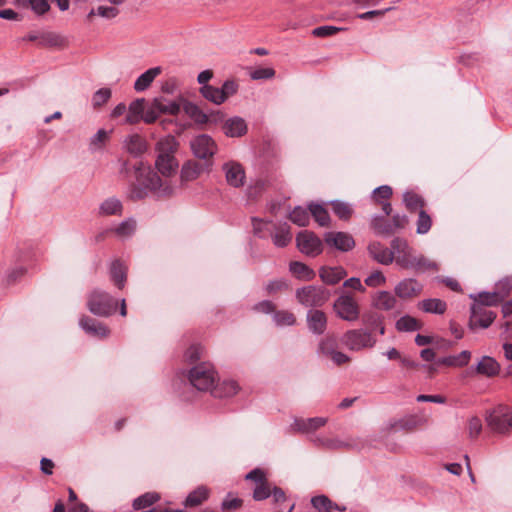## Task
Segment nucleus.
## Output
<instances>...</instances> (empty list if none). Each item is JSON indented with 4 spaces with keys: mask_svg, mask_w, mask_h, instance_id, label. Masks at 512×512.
Listing matches in <instances>:
<instances>
[{
    "mask_svg": "<svg viewBox=\"0 0 512 512\" xmlns=\"http://www.w3.org/2000/svg\"><path fill=\"white\" fill-rule=\"evenodd\" d=\"M135 182L131 185L129 196L140 200L153 193L157 197H170L175 193V186L171 181L162 180L150 165L139 162L135 166Z\"/></svg>",
    "mask_w": 512,
    "mask_h": 512,
    "instance_id": "1",
    "label": "nucleus"
},
{
    "mask_svg": "<svg viewBox=\"0 0 512 512\" xmlns=\"http://www.w3.org/2000/svg\"><path fill=\"white\" fill-rule=\"evenodd\" d=\"M391 248L393 249V261L403 269H412L417 272L438 270L436 262L422 254H417L405 239H393Z\"/></svg>",
    "mask_w": 512,
    "mask_h": 512,
    "instance_id": "2",
    "label": "nucleus"
},
{
    "mask_svg": "<svg viewBox=\"0 0 512 512\" xmlns=\"http://www.w3.org/2000/svg\"><path fill=\"white\" fill-rule=\"evenodd\" d=\"M486 422L492 431L512 435V408L498 405L486 415Z\"/></svg>",
    "mask_w": 512,
    "mask_h": 512,
    "instance_id": "3",
    "label": "nucleus"
},
{
    "mask_svg": "<svg viewBox=\"0 0 512 512\" xmlns=\"http://www.w3.org/2000/svg\"><path fill=\"white\" fill-rule=\"evenodd\" d=\"M87 307L92 314L107 317L115 312L116 301L104 291L93 290L88 297Z\"/></svg>",
    "mask_w": 512,
    "mask_h": 512,
    "instance_id": "4",
    "label": "nucleus"
},
{
    "mask_svg": "<svg viewBox=\"0 0 512 512\" xmlns=\"http://www.w3.org/2000/svg\"><path fill=\"white\" fill-rule=\"evenodd\" d=\"M296 298L305 307H321L329 300L330 292L322 286L309 285L298 289Z\"/></svg>",
    "mask_w": 512,
    "mask_h": 512,
    "instance_id": "5",
    "label": "nucleus"
},
{
    "mask_svg": "<svg viewBox=\"0 0 512 512\" xmlns=\"http://www.w3.org/2000/svg\"><path fill=\"white\" fill-rule=\"evenodd\" d=\"M376 338L364 329H353L343 334L342 344L351 351H361L375 346Z\"/></svg>",
    "mask_w": 512,
    "mask_h": 512,
    "instance_id": "6",
    "label": "nucleus"
},
{
    "mask_svg": "<svg viewBox=\"0 0 512 512\" xmlns=\"http://www.w3.org/2000/svg\"><path fill=\"white\" fill-rule=\"evenodd\" d=\"M189 381L199 391H208L214 387L216 374L209 363H201L189 371Z\"/></svg>",
    "mask_w": 512,
    "mask_h": 512,
    "instance_id": "7",
    "label": "nucleus"
},
{
    "mask_svg": "<svg viewBox=\"0 0 512 512\" xmlns=\"http://www.w3.org/2000/svg\"><path fill=\"white\" fill-rule=\"evenodd\" d=\"M333 308L339 318L348 322L356 321L360 315L357 301L349 294L340 295L335 300Z\"/></svg>",
    "mask_w": 512,
    "mask_h": 512,
    "instance_id": "8",
    "label": "nucleus"
},
{
    "mask_svg": "<svg viewBox=\"0 0 512 512\" xmlns=\"http://www.w3.org/2000/svg\"><path fill=\"white\" fill-rule=\"evenodd\" d=\"M190 146L195 157L203 160L212 158L217 152L216 142L207 134L194 137L191 140Z\"/></svg>",
    "mask_w": 512,
    "mask_h": 512,
    "instance_id": "9",
    "label": "nucleus"
},
{
    "mask_svg": "<svg viewBox=\"0 0 512 512\" xmlns=\"http://www.w3.org/2000/svg\"><path fill=\"white\" fill-rule=\"evenodd\" d=\"M296 243L298 249L308 256H317L323 249L322 241L313 232L307 230L298 233Z\"/></svg>",
    "mask_w": 512,
    "mask_h": 512,
    "instance_id": "10",
    "label": "nucleus"
},
{
    "mask_svg": "<svg viewBox=\"0 0 512 512\" xmlns=\"http://www.w3.org/2000/svg\"><path fill=\"white\" fill-rule=\"evenodd\" d=\"M496 318V314L487 310L481 305H472L469 328L474 330L476 327L488 328Z\"/></svg>",
    "mask_w": 512,
    "mask_h": 512,
    "instance_id": "11",
    "label": "nucleus"
},
{
    "mask_svg": "<svg viewBox=\"0 0 512 512\" xmlns=\"http://www.w3.org/2000/svg\"><path fill=\"white\" fill-rule=\"evenodd\" d=\"M227 183L235 188H239L245 183V171L243 166L235 161H229L222 167Z\"/></svg>",
    "mask_w": 512,
    "mask_h": 512,
    "instance_id": "12",
    "label": "nucleus"
},
{
    "mask_svg": "<svg viewBox=\"0 0 512 512\" xmlns=\"http://www.w3.org/2000/svg\"><path fill=\"white\" fill-rule=\"evenodd\" d=\"M326 244L340 251L346 252L355 246L353 237L346 232H327L324 235Z\"/></svg>",
    "mask_w": 512,
    "mask_h": 512,
    "instance_id": "13",
    "label": "nucleus"
},
{
    "mask_svg": "<svg viewBox=\"0 0 512 512\" xmlns=\"http://www.w3.org/2000/svg\"><path fill=\"white\" fill-rule=\"evenodd\" d=\"M328 419L326 417H313V418H295L291 428L295 432L312 433L321 427L325 426Z\"/></svg>",
    "mask_w": 512,
    "mask_h": 512,
    "instance_id": "14",
    "label": "nucleus"
},
{
    "mask_svg": "<svg viewBox=\"0 0 512 512\" xmlns=\"http://www.w3.org/2000/svg\"><path fill=\"white\" fill-rule=\"evenodd\" d=\"M423 286L417 280L408 278L400 281L395 287V294L402 298L408 299L418 296L422 292Z\"/></svg>",
    "mask_w": 512,
    "mask_h": 512,
    "instance_id": "15",
    "label": "nucleus"
},
{
    "mask_svg": "<svg viewBox=\"0 0 512 512\" xmlns=\"http://www.w3.org/2000/svg\"><path fill=\"white\" fill-rule=\"evenodd\" d=\"M79 325L87 334L94 337L105 338L110 333L106 325L88 316H82Z\"/></svg>",
    "mask_w": 512,
    "mask_h": 512,
    "instance_id": "16",
    "label": "nucleus"
},
{
    "mask_svg": "<svg viewBox=\"0 0 512 512\" xmlns=\"http://www.w3.org/2000/svg\"><path fill=\"white\" fill-rule=\"evenodd\" d=\"M369 255L382 265H389L393 262V249H388L380 242L374 241L368 245Z\"/></svg>",
    "mask_w": 512,
    "mask_h": 512,
    "instance_id": "17",
    "label": "nucleus"
},
{
    "mask_svg": "<svg viewBox=\"0 0 512 512\" xmlns=\"http://www.w3.org/2000/svg\"><path fill=\"white\" fill-rule=\"evenodd\" d=\"M306 319L308 328L312 333L321 335L326 330L327 317L323 311L311 309L308 311Z\"/></svg>",
    "mask_w": 512,
    "mask_h": 512,
    "instance_id": "18",
    "label": "nucleus"
},
{
    "mask_svg": "<svg viewBox=\"0 0 512 512\" xmlns=\"http://www.w3.org/2000/svg\"><path fill=\"white\" fill-rule=\"evenodd\" d=\"M312 442L321 448L327 450H341V449H349L353 447L351 441L342 440L340 438H332L327 436H315L312 438Z\"/></svg>",
    "mask_w": 512,
    "mask_h": 512,
    "instance_id": "19",
    "label": "nucleus"
},
{
    "mask_svg": "<svg viewBox=\"0 0 512 512\" xmlns=\"http://www.w3.org/2000/svg\"><path fill=\"white\" fill-rule=\"evenodd\" d=\"M223 132L227 137H241L247 132V124L243 118L234 116L224 122Z\"/></svg>",
    "mask_w": 512,
    "mask_h": 512,
    "instance_id": "20",
    "label": "nucleus"
},
{
    "mask_svg": "<svg viewBox=\"0 0 512 512\" xmlns=\"http://www.w3.org/2000/svg\"><path fill=\"white\" fill-rule=\"evenodd\" d=\"M500 364L490 356H483L475 367V372L479 375L492 378L499 374Z\"/></svg>",
    "mask_w": 512,
    "mask_h": 512,
    "instance_id": "21",
    "label": "nucleus"
},
{
    "mask_svg": "<svg viewBox=\"0 0 512 512\" xmlns=\"http://www.w3.org/2000/svg\"><path fill=\"white\" fill-rule=\"evenodd\" d=\"M145 99L138 98L132 101L127 107V114L123 120L124 124L134 125L143 120Z\"/></svg>",
    "mask_w": 512,
    "mask_h": 512,
    "instance_id": "22",
    "label": "nucleus"
},
{
    "mask_svg": "<svg viewBox=\"0 0 512 512\" xmlns=\"http://www.w3.org/2000/svg\"><path fill=\"white\" fill-rule=\"evenodd\" d=\"M179 142L172 135H166L156 143L157 156L175 157Z\"/></svg>",
    "mask_w": 512,
    "mask_h": 512,
    "instance_id": "23",
    "label": "nucleus"
},
{
    "mask_svg": "<svg viewBox=\"0 0 512 512\" xmlns=\"http://www.w3.org/2000/svg\"><path fill=\"white\" fill-rule=\"evenodd\" d=\"M124 148L129 154L137 157L147 150V143L139 134H132L124 139Z\"/></svg>",
    "mask_w": 512,
    "mask_h": 512,
    "instance_id": "24",
    "label": "nucleus"
},
{
    "mask_svg": "<svg viewBox=\"0 0 512 512\" xmlns=\"http://www.w3.org/2000/svg\"><path fill=\"white\" fill-rule=\"evenodd\" d=\"M155 168L165 178L173 176L178 169V161L176 157L157 156L155 160Z\"/></svg>",
    "mask_w": 512,
    "mask_h": 512,
    "instance_id": "25",
    "label": "nucleus"
},
{
    "mask_svg": "<svg viewBox=\"0 0 512 512\" xmlns=\"http://www.w3.org/2000/svg\"><path fill=\"white\" fill-rule=\"evenodd\" d=\"M427 420L423 417H418L416 415H409L404 418H401L390 425V429L395 431L405 430L412 431L422 425H424Z\"/></svg>",
    "mask_w": 512,
    "mask_h": 512,
    "instance_id": "26",
    "label": "nucleus"
},
{
    "mask_svg": "<svg viewBox=\"0 0 512 512\" xmlns=\"http://www.w3.org/2000/svg\"><path fill=\"white\" fill-rule=\"evenodd\" d=\"M204 171V165L190 160L183 164L180 172V178L183 183L196 180Z\"/></svg>",
    "mask_w": 512,
    "mask_h": 512,
    "instance_id": "27",
    "label": "nucleus"
},
{
    "mask_svg": "<svg viewBox=\"0 0 512 512\" xmlns=\"http://www.w3.org/2000/svg\"><path fill=\"white\" fill-rule=\"evenodd\" d=\"M162 72L161 67H153L148 70H146L144 73H142L134 82V89L137 92H143L149 86L151 83L155 80L157 76H159Z\"/></svg>",
    "mask_w": 512,
    "mask_h": 512,
    "instance_id": "28",
    "label": "nucleus"
},
{
    "mask_svg": "<svg viewBox=\"0 0 512 512\" xmlns=\"http://www.w3.org/2000/svg\"><path fill=\"white\" fill-rule=\"evenodd\" d=\"M319 276L323 282L328 285H335L346 276V271L342 267H322Z\"/></svg>",
    "mask_w": 512,
    "mask_h": 512,
    "instance_id": "29",
    "label": "nucleus"
},
{
    "mask_svg": "<svg viewBox=\"0 0 512 512\" xmlns=\"http://www.w3.org/2000/svg\"><path fill=\"white\" fill-rule=\"evenodd\" d=\"M471 358V352L464 350L458 355H450L439 358L436 362L437 365H445L449 367H464L466 366Z\"/></svg>",
    "mask_w": 512,
    "mask_h": 512,
    "instance_id": "30",
    "label": "nucleus"
},
{
    "mask_svg": "<svg viewBox=\"0 0 512 512\" xmlns=\"http://www.w3.org/2000/svg\"><path fill=\"white\" fill-rule=\"evenodd\" d=\"M110 277L112 282L122 289L127 279V267L121 261L115 260L110 267Z\"/></svg>",
    "mask_w": 512,
    "mask_h": 512,
    "instance_id": "31",
    "label": "nucleus"
},
{
    "mask_svg": "<svg viewBox=\"0 0 512 512\" xmlns=\"http://www.w3.org/2000/svg\"><path fill=\"white\" fill-rule=\"evenodd\" d=\"M273 243L277 247H285L292 240L290 227L287 223L279 224L272 233Z\"/></svg>",
    "mask_w": 512,
    "mask_h": 512,
    "instance_id": "32",
    "label": "nucleus"
},
{
    "mask_svg": "<svg viewBox=\"0 0 512 512\" xmlns=\"http://www.w3.org/2000/svg\"><path fill=\"white\" fill-rule=\"evenodd\" d=\"M418 307L426 313L442 315L447 309V304L441 299L429 298L419 302Z\"/></svg>",
    "mask_w": 512,
    "mask_h": 512,
    "instance_id": "33",
    "label": "nucleus"
},
{
    "mask_svg": "<svg viewBox=\"0 0 512 512\" xmlns=\"http://www.w3.org/2000/svg\"><path fill=\"white\" fill-rule=\"evenodd\" d=\"M396 303L397 300L395 296L388 291L378 292L373 299V305L375 308L385 311H389L395 308Z\"/></svg>",
    "mask_w": 512,
    "mask_h": 512,
    "instance_id": "34",
    "label": "nucleus"
},
{
    "mask_svg": "<svg viewBox=\"0 0 512 512\" xmlns=\"http://www.w3.org/2000/svg\"><path fill=\"white\" fill-rule=\"evenodd\" d=\"M183 110L196 124L203 125L208 122V116L193 102L186 101L183 105Z\"/></svg>",
    "mask_w": 512,
    "mask_h": 512,
    "instance_id": "35",
    "label": "nucleus"
},
{
    "mask_svg": "<svg viewBox=\"0 0 512 512\" xmlns=\"http://www.w3.org/2000/svg\"><path fill=\"white\" fill-rule=\"evenodd\" d=\"M239 385L234 380L223 381L220 385L214 387L213 394L216 397H231L237 394Z\"/></svg>",
    "mask_w": 512,
    "mask_h": 512,
    "instance_id": "36",
    "label": "nucleus"
},
{
    "mask_svg": "<svg viewBox=\"0 0 512 512\" xmlns=\"http://www.w3.org/2000/svg\"><path fill=\"white\" fill-rule=\"evenodd\" d=\"M209 490L205 486H199L197 489L192 491L185 500V506L195 507L200 505L203 501L208 498Z\"/></svg>",
    "mask_w": 512,
    "mask_h": 512,
    "instance_id": "37",
    "label": "nucleus"
},
{
    "mask_svg": "<svg viewBox=\"0 0 512 512\" xmlns=\"http://www.w3.org/2000/svg\"><path fill=\"white\" fill-rule=\"evenodd\" d=\"M422 324L416 318L405 315L397 320L396 329L400 332H412L421 329Z\"/></svg>",
    "mask_w": 512,
    "mask_h": 512,
    "instance_id": "38",
    "label": "nucleus"
},
{
    "mask_svg": "<svg viewBox=\"0 0 512 512\" xmlns=\"http://www.w3.org/2000/svg\"><path fill=\"white\" fill-rule=\"evenodd\" d=\"M201 95L213 104L220 105L224 103L223 94L218 87L212 85H203L200 88Z\"/></svg>",
    "mask_w": 512,
    "mask_h": 512,
    "instance_id": "39",
    "label": "nucleus"
},
{
    "mask_svg": "<svg viewBox=\"0 0 512 512\" xmlns=\"http://www.w3.org/2000/svg\"><path fill=\"white\" fill-rule=\"evenodd\" d=\"M155 109L161 114L177 115L180 112V104L175 101H166L163 98H155Z\"/></svg>",
    "mask_w": 512,
    "mask_h": 512,
    "instance_id": "40",
    "label": "nucleus"
},
{
    "mask_svg": "<svg viewBox=\"0 0 512 512\" xmlns=\"http://www.w3.org/2000/svg\"><path fill=\"white\" fill-rule=\"evenodd\" d=\"M99 209L101 215H119L122 212V204L116 198H109L101 203Z\"/></svg>",
    "mask_w": 512,
    "mask_h": 512,
    "instance_id": "41",
    "label": "nucleus"
},
{
    "mask_svg": "<svg viewBox=\"0 0 512 512\" xmlns=\"http://www.w3.org/2000/svg\"><path fill=\"white\" fill-rule=\"evenodd\" d=\"M403 201L405 203L406 208L410 212H415L417 210L423 209L424 200L421 196L414 192L407 191L403 195Z\"/></svg>",
    "mask_w": 512,
    "mask_h": 512,
    "instance_id": "42",
    "label": "nucleus"
},
{
    "mask_svg": "<svg viewBox=\"0 0 512 512\" xmlns=\"http://www.w3.org/2000/svg\"><path fill=\"white\" fill-rule=\"evenodd\" d=\"M160 499V495L156 492H147L133 501V508L140 510L153 505Z\"/></svg>",
    "mask_w": 512,
    "mask_h": 512,
    "instance_id": "43",
    "label": "nucleus"
},
{
    "mask_svg": "<svg viewBox=\"0 0 512 512\" xmlns=\"http://www.w3.org/2000/svg\"><path fill=\"white\" fill-rule=\"evenodd\" d=\"M337 350V340L334 336L323 338L318 345V354L330 357Z\"/></svg>",
    "mask_w": 512,
    "mask_h": 512,
    "instance_id": "44",
    "label": "nucleus"
},
{
    "mask_svg": "<svg viewBox=\"0 0 512 512\" xmlns=\"http://www.w3.org/2000/svg\"><path fill=\"white\" fill-rule=\"evenodd\" d=\"M311 215L320 226H327L330 221L327 210L320 204H311L309 206Z\"/></svg>",
    "mask_w": 512,
    "mask_h": 512,
    "instance_id": "45",
    "label": "nucleus"
},
{
    "mask_svg": "<svg viewBox=\"0 0 512 512\" xmlns=\"http://www.w3.org/2000/svg\"><path fill=\"white\" fill-rule=\"evenodd\" d=\"M311 504L319 512H331L333 508L340 510V508L337 505L334 506L332 502L329 500V498L324 495L313 497L311 499ZM341 510L344 511L345 508H341Z\"/></svg>",
    "mask_w": 512,
    "mask_h": 512,
    "instance_id": "46",
    "label": "nucleus"
},
{
    "mask_svg": "<svg viewBox=\"0 0 512 512\" xmlns=\"http://www.w3.org/2000/svg\"><path fill=\"white\" fill-rule=\"evenodd\" d=\"M290 271L296 277L305 280H310L314 276L313 270H311L305 264L297 261L290 263Z\"/></svg>",
    "mask_w": 512,
    "mask_h": 512,
    "instance_id": "47",
    "label": "nucleus"
},
{
    "mask_svg": "<svg viewBox=\"0 0 512 512\" xmlns=\"http://www.w3.org/2000/svg\"><path fill=\"white\" fill-rule=\"evenodd\" d=\"M290 220L298 226H306L309 223V213L306 209L298 206L289 215Z\"/></svg>",
    "mask_w": 512,
    "mask_h": 512,
    "instance_id": "48",
    "label": "nucleus"
},
{
    "mask_svg": "<svg viewBox=\"0 0 512 512\" xmlns=\"http://www.w3.org/2000/svg\"><path fill=\"white\" fill-rule=\"evenodd\" d=\"M331 206L334 213L342 220H348L353 213L352 207L345 202L332 201Z\"/></svg>",
    "mask_w": 512,
    "mask_h": 512,
    "instance_id": "49",
    "label": "nucleus"
},
{
    "mask_svg": "<svg viewBox=\"0 0 512 512\" xmlns=\"http://www.w3.org/2000/svg\"><path fill=\"white\" fill-rule=\"evenodd\" d=\"M112 91L110 88H101L97 90L92 96V105L94 108H99L105 105L111 98Z\"/></svg>",
    "mask_w": 512,
    "mask_h": 512,
    "instance_id": "50",
    "label": "nucleus"
},
{
    "mask_svg": "<svg viewBox=\"0 0 512 512\" xmlns=\"http://www.w3.org/2000/svg\"><path fill=\"white\" fill-rule=\"evenodd\" d=\"M416 224H417L416 232L418 234H426L431 229L432 219L423 209H421L419 211Z\"/></svg>",
    "mask_w": 512,
    "mask_h": 512,
    "instance_id": "51",
    "label": "nucleus"
},
{
    "mask_svg": "<svg viewBox=\"0 0 512 512\" xmlns=\"http://www.w3.org/2000/svg\"><path fill=\"white\" fill-rule=\"evenodd\" d=\"M40 42L46 46L57 47L65 43V38L59 34L49 32L40 37Z\"/></svg>",
    "mask_w": 512,
    "mask_h": 512,
    "instance_id": "52",
    "label": "nucleus"
},
{
    "mask_svg": "<svg viewBox=\"0 0 512 512\" xmlns=\"http://www.w3.org/2000/svg\"><path fill=\"white\" fill-rule=\"evenodd\" d=\"M108 139V132L104 129H99L97 133L90 139V149L92 151L100 150Z\"/></svg>",
    "mask_w": 512,
    "mask_h": 512,
    "instance_id": "53",
    "label": "nucleus"
},
{
    "mask_svg": "<svg viewBox=\"0 0 512 512\" xmlns=\"http://www.w3.org/2000/svg\"><path fill=\"white\" fill-rule=\"evenodd\" d=\"M343 30H345V28L331 26V25H325V26H319V27L314 28L311 33L315 37L325 38V37L335 35L339 31H343Z\"/></svg>",
    "mask_w": 512,
    "mask_h": 512,
    "instance_id": "54",
    "label": "nucleus"
},
{
    "mask_svg": "<svg viewBox=\"0 0 512 512\" xmlns=\"http://www.w3.org/2000/svg\"><path fill=\"white\" fill-rule=\"evenodd\" d=\"M274 321L279 326H291L295 324L296 318L289 311H279L274 314Z\"/></svg>",
    "mask_w": 512,
    "mask_h": 512,
    "instance_id": "55",
    "label": "nucleus"
},
{
    "mask_svg": "<svg viewBox=\"0 0 512 512\" xmlns=\"http://www.w3.org/2000/svg\"><path fill=\"white\" fill-rule=\"evenodd\" d=\"M372 227L377 234L390 235L394 232L392 225L384 222L382 217H375L372 221Z\"/></svg>",
    "mask_w": 512,
    "mask_h": 512,
    "instance_id": "56",
    "label": "nucleus"
},
{
    "mask_svg": "<svg viewBox=\"0 0 512 512\" xmlns=\"http://www.w3.org/2000/svg\"><path fill=\"white\" fill-rule=\"evenodd\" d=\"M501 300L498 293H480L478 296V302L474 305L484 306H495Z\"/></svg>",
    "mask_w": 512,
    "mask_h": 512,
    "instance_id": "57",
    "label": "nucleus"
},
{
    "mask_svg": "<svg viewBox=\"0 0 512 512\" xmlns=\"http://www.w3.org/2000/svg\"><path fill=\"white\" fill-rule=\"evenodd\" d=\"M386 278L380 271L372 272L366 279L365 284L369 287H379L384 285Z\"/></svg>",
    "mask_w": 512,
    "mask_h": 512,
    "instance_id": "58",
    "label": "nucleus"
},
{
    "mask_svg": "<svg viewBox=\"0 0 512 512\" xmlns=\"http://www.w3.org/2000/svg\"><path fill=\"white\" fill-rule=\"evenodd\" d=\"M136 229V222L132 219L123 221L117 228L116 233L120 236H129Z\"/></svg>",
    "mask_w": 512,
    "mask_h": 512,
    "instance_id": "59",
    "label": "nucleus"
},
{
    "mask_svg": "<svg viewBox=\"0 0 512 512\" xmlns=\"http://www.w3.org/2000/svg\"><path fill=\"white\" fill-rule=\"evenodd\" d=\"M28 8H31V10L37 15H43L49 11L50 5L47 0H31Z\"/></svg>",
    "mask_w": 512,
    "mask_h": 512,
    "instance_id": "60",
    "label": "nucleus"
},
{
    "mask_svg": "<svg viewBox=\"0 0 512 512\" xmlns=\"http://www.w3.org/2000/svg\"><path fill=\"white\" fill-rule=\"evenodd\" d=\"M221 94H223L224 102L231 96L237 93L238 84L234 80H226L220 88Z\"/></svg>",
    "mask_w": 512,
    "mask_h": 512,
    "instance_id": "61",
    "label": "nucleus"
},
{
    "mask_svg": "<svg viewBox=\"0 0 512 512\" xmlns=\"http://www.w3.org/2000/svg\"><path fill=\"white\" fill-rule=\"evenodd\" d=\"M275 76V70L273 68H257L250 73V77L253 80L270 79Z\"/></svg>",
    "mask_w": 512,
    "mask_h": 512,
    "instance_id": "62",
    "label": "nucleus"
},
{
    "mask_svg": "<svg viewBox=\"0 0 512 512\" xmlns=\"http://www.w3.org/2000/svg\"><path fill=\"white\" fill-rule=\"evenodd\" d=\"M271 495L270 487L267 482L256 486L253 492V498L256 501L264 500Z\"/></svg>",
    "mask_w": 512,
    "mask_h": 512,
    "instance_id": "63",
    "label": "nucleus"
},
{
    "mask_svg": "<svg viewBox=\"0 0 512 512\" xmlns=\"http://www.w3.org/2000/svg\"><path fill=\"white\" fill-rule=\"evenodd\" d=\"M482 431V422L478 417H472L468 422V432L471 438H476Z\"/></svg>",
    "mask_w": 512,
    "mask_h": 512,
    "instance_id": "64",
    "label": "nucleus"
}]
</instances>
